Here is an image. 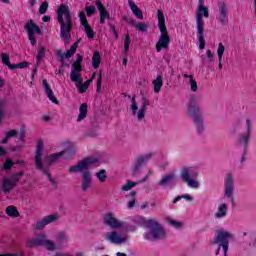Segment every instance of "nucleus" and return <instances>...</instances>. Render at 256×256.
I'll return each instance as SVG.
<instances>
[{"label": "nucleus", "instance_id": "51", "mask_svg": "<svg viewBox=\"0 0 256 256\" xmlns=\"http://www.w3.org/2000/svg\"><path fill=\"white\" fill-rule=\"evenodd\" d=\"M5 105L6 102L4 100L0 101V123L3 121V116L5 115Z\"/></svg>", "mask_w": 256, "mask_h": 256}, {"label": "nucleus", "instance_id": "14", "mask_svg": "<svg viewBox=\"0 0 256 256\" xmlns=\"http://www.w3.org/2000/svg\"><path fill=\"white\" fill-rule=\"evenodd\" d=\"M151 157H153V153L145 154V155L139 156L137 158L136 162L134 163L133 170H132L133 177H135V175L141 173V167H143V165H145V163H147V161H149V159H151Z\"/></svg>", "mask_w": 256, "mask_h": 256}, {"label": "nucleus", "instance_id": "48", "mask_svg": "<svg viewBox=\"0 0 256 256\" xmlns=\"http://www.w3.org/2000/svg\"><path fill=\"white\" fill-rule=\"evenodd\" d=\"M79 19L82 27L89 25V22L87 21V15H85V12L79 13Z\"/></svg>", "mask_w": 256, "mask_h": 256}, {"label": "nucleus", "instance_id": "28", "mask_svg": "<svg viewBox=\"0 0 256 256\" xmlns=\"http://www.w3.org/2000/svg\"><path fill=\"white\" fill-rule=\"evenodd\" d=\"M152 84L154 85V93H160L161 88L163 87V77L158 75Z\"/></svg>", "mask_w": 256, "mask_h": 256}, {"label": "nucleus", "instance_id": "40", "mask_svg": "<svg viewBox=\"0 0 256 256\" xmlns=\"http://www.w3.org/2000/svg\"><path fill=\"white\" fill-rule=\"evenodd\" d=\"M69 241V234L65 232H59L58 233V242L60 244L67 243Z\"/></svg>", "mask_w": 256, "mask_h": 256}, {"label": "nucleus", "instance_id": "58", "mask_svg": "<svg viewBox=\"0 0 256 256\" xmlns=\"http://www.w3.org/2000/svg\"><path fill=\"white\" fill-rule=\"evenodd\" d=\"M124 21H126L128 25H132L133 27H135V25L137 24L133 18H129L127 16H124Z\"/></svg>", "mask_w": 256, "mask_h": 256}, {"label": "nucleus", "instance_id": "50", "mask_svg": "<svg viewBox=\"0 0 256 256\" xmlns=\"http://www.w3.org/2000/svg\"><path fill=\"white\" fill-rule=\"evenodd\" d=\"M190 88L193 93H197L199 91V86H197V81L195 79H190Z\"/></svg>", "mask_w": 256, "mask_h": 256}, {"label": "nucleus", "instance_id": "16", "mask_svg": "<svg viewBox=\"0 0 256 256\" xmlns=\"http://www.w3.org/2000/svg\"><path fill=\"white\" fill-rule=\"evenodd\" d=\"M57 219H59V216L57 214L45 216L42 220H39L36 223L35 229H37L38 231H40L41 229H45L47 225H49L50 223H55Z\"/></svg>", "mask_w": 256, "mask_h": 256}, {"label": "nucleus", "instance_id": "20", "mask_svg": "<svg viewBox=\"0 0 256 256\" xmlns=\"http://www.w3.org/2000/svg\"><path fill=\"white\" fill-rule=\"evenodd\" d=\"M72 67H74L70 73V79L71 81H79V79H83V76H81V71H83V66L81 64L73 63Z\"/></svg>", "mask_w": 256, "mask_h": 256}, {"label": "nucleus", "instance_id": "32", "mask_svg": "<svg viewBox=\"0 0 256 256\" xmlns=\"http://www.w3.org/2000/svg\"><path fill=\"white\" fill-rule=\"evenodd\" d=\"M72 83H76V87L78 89V92L82 95L83 93H85L87 91L88 86H86L83 83V78L78 79V81H72Z\"/></svg>", "mask_w": 256, "mask_h": 256}, {"label": "nucleus", "instance_id": "42", "mask_svg": "<svg viewBox=\"0 0 256 256\" xmlns=\"http://www.w3.org/2000/svg\"><path fill=\"white\" fill-rule=\"evenodd\" d=\"M132 187H137V183L133 182L131 180H127L126 184L122 186L121 190L122 191H131Z\"/></svg>", "mask_w": 256, "mask_h": 256}, {"label": "nucleus", "instance_id": "45", "mask_svg": "<svg viewBox=\"0 0 256 256\" xmlns=\"http://www.w3.org/2000/svg\"><path fill=\"white\" fill-rule=\"evenodd\" d=\"M130 109L132 111V115H137V111H139V106H137V101L135 100V96L131 100Z\"/></svg>", "mask_w": 256, "mask_h": 256}, {"label": "nucleus", "instance_id": "57", "mask_svg": "<svg viewBox=\"0 0 256 256\" xmlns=\"http://www.w3.org/2000/svg\"><path fill=\"white\" fill-rule=\"evenodd\" d=\"M28 39L33 47L37 45V39L35 38V34H28Z\"/></svg>", "mask_w": 256, "mask_h": 256}, {"label": "nucleus", "instance_id": "47", "mask_svg": "<svg viewBox=\"0 0 256 256\" xmlns=\"http://www.w3.org/2000/svg\"><path fill=\"white\" fill-rule=\"evenodd\" d=\"M47 9H49V3L44 1L39 8L40 15H45L47 13Z\"/></svg>", "mask_w": 256, "mask_h": 256}, {"label": "nucleus", "instance_id": "36", "mask_svg": "<svg viewBox=\"0 0 256 256\" xmlns=\"http://www.w3.org/2000/svg\"><path fill=\"white\" fill-rule=\"evenodd\" d=\"M2 63L3 65H6V67H8V69H10L11 71H13V64H11V59L9 58V55L6 53H2Z\"/></svg>", "mask_w": 256, "mask_h": 256}, {"label": "nucleus", "instance_id": "17", "mask_svg": "<svg viewBox=\"0 0 256 256\" xmlns=\"http://www.w3.org/2000/svg\"><path fill=\"white\" fill-rule=\"evenodd\" d=\"M96 7L98 11H100V24L105 25V19H107V21H110L111 15H109L107 8L103 6V2H101V0H96Z\"/></svg>", "mask_w": 256, "mask_h": 256}, {"label": "nucleus", "instance_id": "31", "mask_svg": "<svg viewBox=\"0 0 256 256\" xmlns=\"http://www.w3.org/2000/svg\"><path fill=\"white\" fill-rule=\"evenodd\" d=\"M99 65H101V54L98 51H96L94 52L92 57V67L94 69H99Z\"/></svg>", "mask_w": 256, "mask_h": 256}, {"label": "nucleus", "instance_id": "22", "mask_svg": "<svg viewBox=\"0 0 256 256\" xmlns=\"http://www.w3.org/2000/svg\"><path fill=\"white\" fill-rule=\"evenodd\" d=\"M25 29H26V31H28V34H30V35H35V33L37 35H42V33H43L41 31V28H39V26L37 24H35L33 22V20H30V23L25 25Z\"/></svg>", "mask_w": 256, "mask_h": 256}, {"label": "nucleus", "instance_id": "46", "mask_svg": "<svg viewBox=\"0 0 256 256\" xmlns=\"http://www.w3.org/2000/svg\"><path fill=\"white\" fill-rule=\"evenodd\" d=\"M145 111H147V106H143L142 104L141 109L137 113L138 121H143V119H145Z\"/></svg>", "mask_w": 256, "mask_h": 256}, {"label": "nucleus", "instance_id": "44", "mask_svg": "<svg viewBox=\"0 0 256 256\" xmlns=\"http://www.w3.org/2000/svg\"><path fill=\"white\" fill-rule=\"evenodd\" d=\"M129 45H131V36L126 34L124 39V53H129Z\"/></svg>", "mask_w": 256, "mask_h": 256}, {"label": "nucleus", "instance_id": "13", "mask_svg": "<svg viewBox=\"0 0 256 256\" xmlns=\"http://www.w3.org/2000/svg\"><path fill=\"white\" fill-rule=\"evenodd\" d=\"M103 221L110 229H121V227H125V222L119 221L111 212L105 214Z\"/></svg>", "mask_w": 256, "mask_h": 256}, {"label": "nucleus", "instance_id": "9", "mask_svg": "<svg viewBox=\"0 0 256 256\" xmlns=\"http://www.w3.org/2000/svg\"><path fill=\"white\" fill-rule=\"evenodd\" d=\"M251 133H252L251 120L246 119V131L238 134V137L236 139V143L238 147H242L244 151H247L249 149V141H251Z\"/></svg>", "mask_w": 256, "mask_h": 256}, {"label": "nucleus", "instance_id": "23", "mask_svg": "<svg viewBox=\"0 0 256 256\" xmlns=\"http://www.w3.org/2000/svg\"><path fill=\"white\" fill-rule=\"evenodd\" d=\"M228 209L229 208L227 207V204L221 203L218 206L217 212L214 214L215 219H223V218L227 217Z\"/></svg>", "mask_w": 256, "mask_h": 256}, {"label": "nucleus", "instance_id": "61", "mask_svg": "<svg viewBox=\"0 0 256 256\" xmlns=\"http://www.w3.org/2000/svg\"><path fill=\"white\" fill-rule=\"evenodd\" d=\"M74 63H76V65H81V63H83V56L81 54H77L76 61Z\"/></svg>", "mask_w": 256, "mask_h": 256}, {"label": "nucleus", "instance_id": "60", "mask_svg": "<svg viewBox=\"0 0 256 256\" xmlns=\"http://www.w3.org/2000/svg\"><path fill=\"white\" fill-rule=\"evenodd\" d=\"M18 141H21V142L25 141V128L20 129V137Z\"/></svg>", "mask_w": 256, "mask_h": 256}, {"label": "nucleus", "instance_id": "18", "mask_svg": "<svg viewBox=\"0 0 256 256\" xmlns=\"http://www.w3.org/2000/svg\"><path fill=\"white\" fill-rule=\"evenodd\" d=\"M35 163L36 169H41L43 167V141H38L36 146V153H35Z\"/></svg>", "mask_w": 256, "mask_h": 256}, {"label": "nucleus", "instance_id": "33", "mask_svg": "<svg viewBox=\"0 0 256 256\" xmlns=\"http://www.w3.org/2000/svg\"><path fill=\"white\" fill-rule=\"evenodd\" d=\"M37 169L38 171H42V173L48 177V180L50 181L51 185H53L54 187L55 185H57V182L55 181L53 176H51V173H49V170L46 169L45 166H41V168H37Z\"/></svg>", "mask_w": 256, "mask_h": 256}, {"label": "nucleus", "instance_id": "8", "mask_svg": "<svg viewBox=\"0 0 256 256\" xmlns=\"http://www.w3.org/2000/svg\"><path fill=\"white\" fill-rule=\"evenodd\" d=\"M27 247L30 249L33 247H46L48 251H55V242L47 239L45 234H40L34 239H30L27 241Z\"/></svg>", "mask_w": 256, "mask_h": 256}, {"label": "nucleus", "instance_id": "41", "mask_svg": "<svg viewBox=\"0 0 256 256\" xmlns=\"http://www.w3.org/2000/svg\"><path fill=\"white\" fill-rule=\"evenodd\" d=\"M181 199H185V201H193V196H191L189 194L180 195V196L175 197L173 199L172 203H178V201H181Z\"/></svg>", "mask_w": 256, "mask_h": 256}, {"label": "nucleus", "instance_id": "54", "mask_svg": "<svg viewBox=\"0 0 256 256\" xmlns=\"http://www.w3.org/2000/svg\"><path fill=\"white\" fill-rule=\"evenodd\" d=\"M134 27H136V29H138V31H142V32L147 31V25L142 22L136 23Z\"/></svg>", "mask_w": 256, "mask_h": 256}, {"label": "nucleus", "instance_id": "25", "mask_svg": "<svg viewBox=\"0 0 256 256\" xmlns=\"http://www.w3.org/2000/svg\"><path fill=\"white\" fill-rule=\"evenodd\" d=\"M225 54V46H223V43L218 44V49H217V55H218V68L223 69V55Z\"/></svg>", "mask_w": 256, "mask_h": 256}, {"label": "nucleus", "instance_id": "26", "mask_svg": "<svg viewBox=\"0 0 256 256\" xmlns=\"http://www.w3.org/2000/svg\"><path fill=\"white\" fill-rule=\"evenodd\" d=\"M15 185L9 178L3 180L2 189L4 193H11L12 189H15Z\"/></svg>", "mask_w": 256, "mask_h": 256}, {"label": "nucleus", "instance_id": "29", "mask_svg": "<svg viewBox=\"0 0 256 256\" xmlns=\"http://www.w3.org/2000/svg\"><path fill=\"white\" fill-rule=\"evenodd\" d=\"M81 42V40L76 41L68 51H66L65 55V59H71V57H73V55H75L77 48L79 47V43Z\"/></svg>", "mask_w": 256, "mask_h": 256}, {"label": "nucleus", "instance_id": "39", "mask_svg": "<svg viewBox=\"0 0 256 256\" xmlns=\"http://www.w3.org/2000/svg\"><path fill=\"white\" fill-rule=\"evenodd\" d=\"M101 85H103V70H100L98 73V79L96 84L97 93H101Z\"/></svg>", "mask_w": 256, "mask_h": 256}, {"label": "nucleus", "instance_id": "2", "mask_svg": "<svg viewBox=\"0 0 256 256\" xmlns=\"http://www.w3.org/2000/svg\"><path fill=\"white\" fill-rule=\"evenodd\" d=\"M133 221L137 225H140V226L145 225V227H148L149 231H146L143 235L146 241L153 242V241H161L162 239H165L166 237L165 229L155 219L146 220L143 217H137Z\"/></svg>", "mask_w": 256, "mask_h": 256}, {"label": "nucleus", "instance_id": "3", "mask_svg": "<svg viewBox=\"0 0 256 256\" xmlns=\"http://www.w3.org/2000/svg\"><path fill=\"white\" fill-rule=\"evenodd\" d=\"M58 23L60 24V37L65 45H67L69 39H71V29L73 27L69 6L65 4L60 5L58 9Z\"/></svg>", "mask_w": 256, "mask_h": 256}, {"label": "nucleus", "instance_id": "37", "mask_svg": "<svg viewBox=\"0 0 256 256\" xmlns=\"http://www.w3.org/2000/svg\"><path fill=\"white\" fill-rule=\"evenodd\" d=\"M83 27L88 39H95V31H93L91 26L89 24H86Z\"/></svg>", "mask_w": 256, "mask_h": 256}, {"label": "nucleus", "instance_id": "52", "mask_svg": "<svg viewBox=\"0 0 256 256\" xmlns=\"http://www.w3.org/2000/svg\"><path fill=\"white\" fill-rule=\"evenodd\" d=\"M61 153H64L65 158L69 159V157H73V155H75V150L68 148L64 151H61Z\"/></svg>", "mask_w": 256, "mask_h": 256}, {"label": "nucleus", "instance_id": "49", "mask_svg": "<svg viewBox=\"0 0 256 256\" xmlns=\"http://www.w3.org/2000/svg\"><path fill=\"white\" fill-rule=\"evenodd\" d=\"M45 57V47H40L38 50V55H37V63H40V61L43 60Z\"/></svg>", "mask_w": 256, "mask_h": 256}, {"label": "nucleus", "instance_id": "56", "mask_svg": "<svg viewBox=\"0 0 256 256\" xmlns=\"http://www.w3.org/2000/svg\"><path fill=\"white\" fill-rule=\"evenodd\" d=\"M16 135H19V131L17 130H10L6 133L7 139H13V137H16Z\"/></svg>", "mask_w": 256, "mask_h": 256}, {"label": "nucleus", "instance_id": "43", "mask_svg": "<svg viewBox=\"0 0 256 256\" xmlns=\"http://www.w3.org/2000/svg\"><path fill=\"white\" fill-rule=\"evenodd\" d=\"M27 67H29V62L23 61V62H20L18 64H13V66L11 68H12V71H13L15 69H27Z\"/></svg>", "mask_w": 256, "mask_h": 256}, {"label": "nucleus", "instance_id": "21", "mask_svg": "<svg viewBox=\"0 0 256 256\" xmlns=\"http://www.w3.org/2000/svg\"><path fill=\"white\" fill-rule=\"evenodd\" d=\"M64 155H65V152H57V153L51 154L50 156H47L44 160L46 167H51L53 163H56L57 161H59L60 157H63Z\"/></svg>", "mask_w": 256, "mask_h": 256}, {"label": "nucleus", "instance_id": "19", "mask_svg": "<svg viewBox=\"0 0 256 256\" xmlns=\"http://www.w3.org/2000/svg\"><path fill=\"white\" fill-rule=\"evenodd\" d=\"M42 85L44 87V91H45L49 101H52L55 105H59V100H57V98L55 97V94L53 93L51 86H49V82H47V79H44L42 81Z\"/></svg>", "mask_w": 256, "mask_h": 256}, {"label": "nucleus", "instance_id": "1", "mask_svg": "<svg viewBox=\"0 0 256 256\" xmlns=\"http://www.w3.org/2000/svg\"><path fill=\"white\" fill-rule=\"evenodd\" d=\"M95 163H99V159L95 157H87L83 160H80L77 165H73L69 167V173H82V182L81 189L85 193L91 189L93 185V178L91 177V171H89V167L91 165H95Z\"/></svg>", "mask_w": 256, "mask_h": 256}, {"label": "nucleus", "instance_id": "15", "mask_svg": "<svg viewBox=\"0 0 256 256\" xmlns=\"http://www.w3.org/2000/svg\"><path fill=\"white\" fill-rule=\"evenodd\" d=\"M105 241H109V243H112L113 245H123L127 241L126 237H121L119 235V232L117 231H111L108 232L105 237Z\"/></svg>", "mask_w": 256, "mask_h": 256}, {"label": "nucleus", "instance_id": "30", "mask_svg": "<svg viewBox=\"0 0 256 256\" xmlns=\"http://www.w3.org/2000/svg\"><path fill=\"white\" fill-rule=\"evenodd\" d=\"M87 107V103H83L80 105L79 115L77 118L78 123H80V121H83V119L87 117Z\"/></svg>", "mask_w": 256, "mask_h": 256}, {"label": "nucleus", "instance_id": "6", "mask_svg": "<svg viewBox=\"0 0 256 256\" xmlns=\"http://www.w3.org/2000/svg\"><path fill=\"white\" fill-rule=\"evenodd\" d=\"M203 17L209 18V8L205 6H198V12L196 14V29H197V39L199 41V49H205V36H204V25Z\"/></svg>", "mask_w": 256, "mask_h": 256}, {"label": "nucleus", "instance_id": "27", "mask_svg": "<svg viewBox=\"0 0 256 256\" xmlns=\"http://www.w3.org/2000/svg\"><path fill=\"white\" fill-rule=\"evenodd\" d=\"M126 199H130L127 204L128 209H133V207H135V202L137 201V192L131 191L129 194H126Z\"/></svg>", "mask_w": 256, "mask_h": 256}, {"label": "nucleus", "instance_id": "10", "mask_svg": "<svg viewBox=\"0 0 256 256\" xmlns=\"http://www.w3.org/2000/svg\"><path fill=\"white\" fill-rule=\"evenodd\" d=\"M233 193H235V177L233 174L228 173L224 178V197L231 199L232 207H235V199L233 198Z\"/></svg>", "mask_w": 256, "mask_h": 256}, {"label": "nucleus", "instance_id": "63", "mask_svg": "<svg viewBox=\"0 0 256 256\" xmlns=\"http://www.w3.org/2000/svg\"><path fill=\"white\" fill-rule=\"evenodd\" d=\"M169 223H171V225H173V227L179 228L181 227V225H183L181 222H177L175 220H169Z\"/></svg>", "mask_w": 256, "mask_h": 256}, {"label": "nucleus", "instance_id": "5", "mask_svg": "<svg viewBox=\"0 0 256 256\" xmlns=\"http://www.w3.org/2000/svg\"><path fill=\"white\" fill-rule=\"evenodd\" d=\"M157 17L158 27L160 29V37L156 43V51L157 53H161V49H167V47H169L171 38H169V34L167 33V26L165 25V15L163 14V10H157Z\"/></svg>", "mask_w": 256, "mask_h": 256}, {"label": "nucleus", "instance_id": "35", "mask_svg": "<svg viewBox=\"0 0 256 256\" xmlns=\"http://www.w3.org/2000/svg\"><path fill=\"white\" fill-rule=\"evenodd\" d=\"M96 178L100 183H105V181H107V170L105 169L99 170L96 173Z\"/></svg>", "mask_w": 256, "mask_h": 256}, {"label": "nucleus", "instance_id": "59", "mask_svg": "<svg viewBox=\"0 0 256 256\" xmlns=\"http://www.w3.org/2000/svg\"><path fill=\"white\" fill-rule=\"evenodd\" d=\"M56 54H57L58 57H59L60 63H63V61H65V54H63V52H61V50H57V51H56Z\"/></svg>", "mask_w": 256, "mask_h": 256}, {"label": "nucleus", "instance_id": "7", "mask_svg": "<svg viewBox=\"0 0 256 256\" xmlns=\"http://www.w3.org/2000/svg\"><path fill=\"white\" fill-rule=\"evenodd\" d=\"M199 177V171L193 166H183L180 170V179L183 183H186L191 189H199L201 184L197 181Z\"/></svg>", "mask_w": 256, "mask_h": 256}, {"label": "nucleus", "instance_id": "53", "mask_svg": "<svg viewBox=\"0 0 256 256\" xmlns=\"http://www.w3.org/2000/svg\"><path fill=\"white\" fill-rule=\"evenodd\" d=\"M86 15L88 16V17H91L92 15H95V11H96V8H95V6H86Z\"/></svg>", "mask_w": 256, "mask_h": 256}, {"label": "nucleus", "instance_id": "4", "mask_svg": "<svg viewBox=\"0 0 256 256\" xmlns=\"http://www.w3.org/2000/svg\"><path fill=\"white\" fill-rule=\"evenodd\" d=\"M199 101H201V98H199V96L195 94H192L190 96V101L188 105V115L192 119L198 135H202V133L205 131V124L203 123L201 109L199 108V105H197Z\"/></svg>", "mask_w": 256, "mask_h": 256}, {"label": "nucleus", "instance_id": "12", "mask_svg": "<svg viewBox=\"0 0 256 256\" xmlns=\"http://www.w3.org/2000/svg\"><path fill=\"white\" fill-rule=\"evenodd\" d=\"M227 15H229V9L227 8V4L225 2H218V16L216 17L217 21L221 23L222 27H225L229 20H227Z\"/></svg>", "mask_w": 256, "mask_h": 256}, {"label": "nucleus", "instance_id": "38", "mask_svg": "<svg viewBox=\"0 0 256 256\" xmlns=\"http://www.w3.org/2000/svg\"><path fill=\"white\" fill-rule=\"evenodd\" d=\"M23 177V172H18L12 174L8 179L14 184L17 185L19 183V180Z\"/></svg>", "mask_w": 256, "mask_h": 256}, {"label": "nucleus", "instance_id": "64", "mask_svg": "<svg viewBox=\"0 0 256 256\" xmlns=\"http://www.w3.org/2000/svg\"><path fill=\"white\" fill-rule=\"evenodd\" d=\"M54 256H83V253H76V254H56Z\"/></svg>", "mask_w": 256, "mask_h": 256}, {"label": "nucleus", "instance_id": "24", "mask_svg": "<svg viewBox=\"0 0 256 256\" xmlns=\"http://www.w3.org/2000/svg\"><path fill=\"white\" fill-rule=\"evenodd\" d=\"M128 5H129L133 15H135V17H137V19H143V11H141V9H139L137 4H135V2L133 0H128Z\"/></svg>", "mask_w": 256, "mask_h": 256}, {"label": "nucleus", "instance_id": "55", "mask_svg": "<svg viewBox=\"0 0 256 256\" xmlns=\"http://www.w3.org/2000/svg\"><path fill=\"white\" fill-rule=\"evenodd\" d=\"M13 165H15V163L7 159L6 162L4 163V171H9L11 167H13Z\"/></svg>", "mask_w": 256, "mask_h": 256}, {"label": "nucleus", "instance_id": "11", "mask_svg": "<svg viewBox=\"0 0 256 256\" xmlns=\"http://www.w3.org/2000/svg\"><path fill=\"white\" fill-rule=\"evenodd\" d=\"M177 185V175L175 173H170L163 175L160 181H158V187L163 189H173Z\"/></svg>", "mask_w": 256, "mask_h": 256}, {"label": "nucleus", "instance_id": "34", "mask_svg": "<svg viewBox=\"0 0 256 256\" xmlns=\"http://www.w3.org/2000/svg\"><path fill=\"white\" fill-rule=\"evenodd\" d=\"M6 214H8L9 217H19V210L15 206H8L6 208Z\"/></svg>", "mask_w": 256, "mask_h": 256}, {"label": "nucleus", "instance_id": "62", "mask_svg": "<svg viewBox=\"0 0 256 256\" xmlns=\"http://www.w3.org/2000/svg\"><path fill=\"white\" fill-rule=\"evenodd\" d=\"M206 56L208 58V63H212V61H213V53L211 52V50H208L206 52Z\"/></svg>", "mask_w": 256, "mask_h": 256}]
</instances>
